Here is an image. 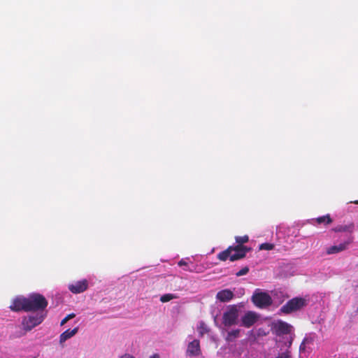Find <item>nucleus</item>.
Returning <instances> with one entry per match:
<instances>
[{
	"label": "nucleus",
	"mask_w": 358,
	"mask_h": 358,
	"mask_svg": "<svg viewBox=\"0 0 358 358\" xmlns=\"http://www.w3.org/2000/svg\"><path fill=\"white\" fill-rule=\"evenodd\" d=\"M353 237L352 236H349L348 238L344 241L343 242L341 243L338 245H335L330 246L327 248V254L328 255H332V254H336L338 252H341L342 251L345 250L349 245L352 242Z\"/></svg>",
	"instance_id": "nucleus-7"
},
{
	"label": "nucleus",
	"mask_w": 358,
	"mask_h": 358,
	"mask_svg": "<svg viewBox=\"0 0 358 358\" xmlns=\"http://www.w3.org/2000/svg\"><path fill=\"white\" fill-rule=\"evenodd\" d=\"M201 352L199 341L194 339L190 341L187 345V355L189 357H196L199 355Z\"/></svg>",
	"instance_id": "nucleus-10"
},
{
	"label": "nucleus",
	"mask_w": 358,
	"mask_h": 358,
	"mask_svg": "<svg viewBox=\"0 0 358 358\" xmlns=\"http://www.w3.org/2000/svg\"><path fill=\"white\" fill-rule=\"evenodd\" d=\"M292 327L288 323L278 320L272 324L271 331L273 334H275L278 337H282L285 340V344L287 347L292 345V338L290 336Z\"/></svg>",
	"instance_id": "nucleus-3"
},
{
	"label": "nucleus",
	"mask_w": 358,
	"mask_h": 358,
	"mask_svg": "<svg viewBox=\"0 0 358 358\" xmlns=\"http://www.w3.org/2000/svg\"><path fill=\"white\" fill-rule=\"evenodd\" d=\"M248 271H249V268L248 267H244V268H241L240 271H238L236 275L237 276H242V275H246L248 273Z\"/></svg>",
	"instance_id": "nucleus-25"
},
{
	"label": "nucleus",
	"mask_w": 358,
	"mask_h": 358,
	"mask_svg": "<svg viewBox=\"0 0 358 358\" xmlns=\"http://www.w3.org/2000/svg\"><path fill=\"white\" fill-rule=\"evenodd\" d=\"M90 286V280L83 278L69 283V290L74 294H78L85 292Z\"/></svg>",
	"instance_id": "nucleus-6"
},
{
	"label": "nucleus",
	"mask_w": 358,
	"mask_h": 358,
	"mask_svg": "<svg viewBox=\"0 0 358 358\" xmlns=\"http://www.w3.org/2000/svg\"><path fill=\"white\" fill-rule=\"evenodd\" d=\"M354 224L353 223H350L349 224H345V225H338L337 227H336L335 228H334V231L335 232H344V231H347V232H350V233H352L353 231V229H354Z\"/></svg>",
	"instance_id": "nucleus-14"
},
{
	"label": "nucleus",
	"mask_w": 358,
	"mask_h": 358,
	"mask_svg": "<svg viewBox=\"0 0 358 358\" xmlns=\"http://www.w3.org/2000/svg\"><path fill=\"white\" fill-rule=\"evenodd\" d=\"M236 242L238 244V245H242L243 243L248 242L249 237L245 235L243 236H236Z\"/></svg>",
	"instance_id": "nucleus-21"
},
{
	"label": "nucleus",
	"mask_w": 358,
	"mask_h": 358,
	"mask_svg": "<svg viewBox=\"0 0 358 358\" xmlns=\"http://www.w3.org/2000/svg\"><path fill=\"white\" fill-rule=\"evenodd\" d=\"M357 310H358V307H357Z\"/></svg>",
	"instance_id": "nucleus-31"
},
{
	"label": "nucleus",
	"mask_w": 358,
	"mask_h": 358,
	"mask_svg": "<svg viewBox=\"0 0 358 358\" xmlns=\"http://www.w3.org/2000/svg\"><path fill=\"white\" fill-rule=\"evenodd\" d=\"M69 320L66 318V317L61 321L60 325L63 326L65 323H66Z\"/></svg>",
	"instance_id": "nucleus-28"
},
{
	"label": "nucleus",
	"mask_w": 358,
	"mask_h": 358,
	"mask_svg": "<svg viewBox=\"0 0 358 358\" xmlns=\"http://www.w3.org/2000/svg\"><path fill=\"white\" fill-rule=\"evenodd\" d=\"M149 358H159V354H154L152 356H150Z\"/></svg>",
	"instance_id": "nucleus-29"
},
{
	"label": "nucleus",
	"mask_w": 358,
	"mask_h": 358,
	"mask_svg": "<svg viewBox=\"0 0 358 358\" xmlns=\"http://www.w3.org/2000/svg\"><path fill=\"white\" fill-rule=\"evenodd\" d=\"M306 345H307V344H306L303 341L301 343L300 347H299V353H300L301 357H302L303 355V356H306Z\"/></svg>",
	"instance_id": "nucleus-23"
},
{
	"label": "nucleus",
	"mask_w": 358,
	"mask_h": 358,
	"mask_svg": "<svg viewBox=\"0 0 358 358\" xmlns=\"http://www.w3.org/2000/svg\"><path fill=\"white\" fill-rule=\"evenodd\" d=\"M47 307L34 308L30 313L22 317V329L25 331H30L34 327L41 324L47 317Z\"/></svg>",
	"instance_id": "nucleus-2"
},
{
	"label": "nucleus",
	"mask_w": 358,
	"mask_h": 358,
	"mask_svg": "<svg viewBox=\"0 0 358 358\" xmlns=\"http://www.w3.org/2000/svg\"><path fill=\"white\" fill-rule=\"evenodd\" d=\"M316 222H317V224H330L332 222V220L331 218L330 217L329 215H323V216H321V217H318L317 219H316Z\"/></svg>",
	"instance_id": "nucleus-17"
},
{
	"label": "nucleus",
	"mask_w": 358,
	"mask_h": 358,
	"mask_svg": "<svg viewBox=\"0 0 358 358\" xmlns=\"http://www.w3.org/2000/svg\"><path fill=\"white\" fill-rule=\"evenodd\" d=\"M240 330L235 329L228 332L227 339L228 341H232L233 339L239 336Z\"/></svg>",
	"instance_id": "nucleus-19"
},
{
	"label": "nucleus",
	"mask_w": 358,
	"mask_h": 358,
	"mask_svg": "<svg viewBox=\"0 0 358 358\" xmlns=\"http://www.w3.org/2000/svg\"><path fill=\"white\" fill-rule=\"evenodd\" d=\"M238 317V310L236 306H229L223 313V323L225 326H231L236 323Z\"/></svg>",
	"instance_id": "nucleus-5"
},
{
	"label": "nucleus",
	"mask_w": 358,
	"mask_h": 358,
	"mask_svg": "<svg viewBox=\"0 0 358 358\" xmlns=\"http://www.w3.org/2000/svg\"><path fill=\"white\" fill-rule=\"evenodd\" d=\"M259 248L260 250H271L274 248V245L273 243H264L259 245Z\"/></svg>",
	"instance_id": "nucleus-22"
},
{
	"label": "nucleus",
	"mask_w": 358,
	"mask_h": 358,
	"mask_svg": "<svg viewBox=\"0 0 358 358\" xmlns=\"http://www.w3.org/2000/svg\"><path fill=\"white\" fill-rule=\"evenodd\" d=\"M176 298V296L173 294H165L160 297V301L162 303H166Z\"/></svg>",
	"instance_id": "nucleus-20"
},
{
	"label": "nucleus",
	"mask_w": 358,
	"mask_h": 358,
	"mask_svg": "<svg viewBox=\"0 0 358 358\" xmlns=\"http://www.w3.org/2000/svg\"><path fill=\"white\" fill-rule=\"evenodd\" d=\"M78 331V327L73 328V329H67L59 336V343L63 344L66 341L70 339L74 336Z\"/></svg>",
	"instance_id": "nucleus-13"
},
{
	"label": "nucleus",
	"mask_w": 358,
	"mask_h": 358,
	"mask_svg": "<svg viewBox=\"0 0 358 358\" xmlns=\"http://www.w3.org/2000/svg\"><path fill=\"white\" fill-rule=\"evenodd\" d=\"M231 248V261L234 262L244 257L250 248L243 245H236L230 247Z\"/></svg>",
	"instance_id": "nucleus-9"
},
{
	"label": "nucleus",
	"mask_w": 358,
	"mask_h": 358,
	"mask_svg": "<svg viewBox=\"0 0 358 358\" xmlns=\"http://www.w3.org/2000/svg\"><path fill=\"white\" fill-rule=\"evenodd\" d=\"M234 296V294L232 291L225 289L218 292L216 294V298L222 302H228L233 299Z\"/></svg>",
	"instance_id": "nucleus-12"
},
{
	"label": "nucleus",
	"mask_w": 358,
	"mask_h": 358,
	"mask_svg": "<svg viewBox=\"0 0 358 358\" xmlns=\"http://www.w3.org/2000/svg\"><path fill=\"white\" fill-rule=\"evenodd\" d=\"M178 266L180 267H183V270L186 271H190L192 272L195 269V266L194 264H192L191 266L189 265V264L187 262V261L184 259H182L180 260L178 263Z\"/></svg>",
	"instance_id": "nucleus-15"
},
{
	"label": "nucleus",
	"mask_w": 358,
	"mask_h": 358,
	"mask_svg": "<svg viewBox=\"0 0 358 358\" xmlns=\"http://www.w3.org/2000/svg\"><path fill=\"white\" fill-rule=\"evenodd\" d=\"M309 303L308 296H296L289 300L285 305H283L280 311L285 314H289L293 312L300 310L304 307L307 306Z\"/></svg>",
	"instance_id": "nucleus-4"
},
{
	"label": "nucleus",
	"mask_w": 358,
	"mask_h": 358,
	"mask_svg": "<svg viewBox=\"0 0 358 358\" xmlns=\"http://www.w3.org/2000/svg\"><path fill=\"white\" fill-rule=\"evenodd\" d=\"M197 329L201 336H202L208 331V327L202 321L199 323Z\"/></svg>",
	"instance_id": "nucleus-18"
},
{
	"label": "nucleus",
	"mask_w": 358,
	"mask_h": 358,
	"mask_svg": "<svg viewBox=\"0 0 358 358\" xmlns=\"http://www.w3.org/2000/svg\"><path fill=\"white\" fill-rule=\"evenodd\" d=\"M315 335L314 334H310L308 336H306L303 340V342L306 344L308 345L311 343L313 341Z\"/></svg>",
	"instance_id": "nucleus-24"
},
{
	"label": "nucleus",
	"mask_w": 358,
	"mask_h": 358,
	"mask_svg": "<svg viewBox=\"0 0 358 358\" xmlns=\"http://www.w3.org/2000/svg\"><path fill=\"white\" fill-rule=\"evenodd\" d=\"M48 304V301L42 294L31 293L28 297L17 296L13 299L10 308L15 312L21 310L29 312L34 308L47 307Z\"/></svg>",
	"instance_id": "nucleus-1"
},
{
	"label": "nucleus",
	"mask_w": 358,
	"mask_h": 358,
	"mask_svg": "<svg viewBox=\"0 0 358 358\" xmlns=\"http://www.w3.org/2000/svg\"><path fill=\"white\" fill-rule=\"evenodd\" d=\"M354 203L358 204V200L353 202Z\"/></svg>",
	"instance_id": "nucleus-30"
},
{
	"label": "nucleus",
	"mask_w": 358,
	"mask_h": 358,
	"mask_svg": "<svg viewBox=\"0 0 358 358\" xmlns=\"http://www.w3.org/2000/svg\"><path fill=\"white\" fill-rule=\"evenodd\" d=\"M75 317V314L74 313H71V314H69L68 315L66 316V318L69 320L72 318H73Z\"/></svg>",
	"instance_id": "nucleus-27"
},
{
	"label": "nucleus",
	"mask_w": 358,
	"mask_h": 358,
	"mask_svg": "<svg viewBox=\"0 0 358 358\" xmlns=\"http://www.w3.org/2000/svg\"><path fill=\"white\" fill-rule=\"evenodd\" d=\"M257 321V317L252 312L246 313L241 318V324L243 327H250Z\"/></svg>",
	"instance_id": "nucleus-11"
},
{
	"label": "nucleus",
	"mask_w": 358,
	"mask_h": 358,
	"mask_svg": "<svg viewBox=\"0 0 358 358\" xmlns=\"http://www.w3.org/2000/svg\"><path fill=\"white\" fill-rule=\"evenodd\" d=\"M119 358H135V357H134L131 355L126 353V354H124L122 356H120Z\"/></svg>",
	"instance_id": "nucleus-26"
},
{
	"label": "nucleus",
	"mask_w": 358,
	"mask_h": 358,
	"mask_svg": "<svg viewBox=\"0 0 358 358\" xmlns=\"http://www.w3.org/2000/svg\"><path fill=\"white\" fill-rule=\"evenodd\" d=\"M252 301L258 307H264L271 304L270 296L264 292L255 293L252 296Z\"/></svg>",
	"instance_id": "nucleus-8"
},
{
	"label": "nucleus",
	"mask_w": 358,
	"mask_h": 358,
	"mask_svg": "<svg viewBox=\"0 0 358 358\" xmlns=\"http://www.w3.org/2000/svg\"><path fill=\"white\" fill-rule=\"evenodd\" d=\"M219 259L226 261L227 259L231 260V248L229 247L226 250L220 252L217 255Z\"/></svg>",
	"instance_id": "nucleus-16"
}]
</instances>
